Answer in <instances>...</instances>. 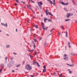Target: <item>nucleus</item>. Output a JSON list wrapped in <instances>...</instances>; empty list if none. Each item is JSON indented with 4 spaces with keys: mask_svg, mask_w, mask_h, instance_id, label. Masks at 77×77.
<instances>
[{
    "mask_svg": "<svg viewBox=\"0 0 77 77\" xmlns=\"http://www.w3.org/2000/svg\"><path fill=\"white\" fill-rule=\"evenodd\" d=\"M25 68L28 70H30V69H32V67L30 66V64H27Z\"/></svg>",
    "mask_w": 77,
    "mask_h": 77,
    "instance_id": "f257e3e1",
    "label": "nucleus"
},
{
    "mask_svg": "<svg viewBox=\"0 0 77 77\" xmlns=\"http://www.w3.org/2000/svg\"><path fill=\"white\" fill-rule=\"evenodd\" d=\"M38 6H39L40 9H42V5H43V3L42 2H38Z\"/></svg>",
    "mask_w": 77,
    "mask_h": 77,
    "instance_id": "f03ea898",
    "label": "nucleus"
},
{
    "mask_svg": "<svg viewBox=\"0 0 77 77\" xmlns=\"http://www.w3.org/2000/svg\"><path fill=\"white\" fill-rule=\"evenodd\" d=\"M64 57L63 58L65 60H68V57H67V55L66 54H64L63 55Z\"/></svg>",
    "mask_w": 77,
    "mask_h": 77,
    "instance_id": "7ed1b4c3",
    "label": "nucleus"
},
{
    "mask_svg": "<svg viewBox=\"0 0 77 77\" xmlns=\"http://www.w3.org/2000/svg\"><path fill=\"white\" fill-rule=\"evenodd\" d=\"M73 15V14L72 13H67V15H66L67 18H69L71 16H72Z\"/></svg>",
    "mask_w": 77,
    "mask_h": 77,
    "instance_id": "20e7f679",
    "label": "nucleus"
},
{
    "mask_svg": "<svg viewBox=\"0 0 77 77\" xmlns=\"http://www.w3.org/2000/svg\"><path fill=\"white\" fill-rule=\"evenodd\" d=\"M1 25H2V26H5V27H8V24L7 23H6V24H5L2 23H1Z\"/></svg>",
    "mask_w": 77,
    "mask_h": 77,
    "instance_id": "39448f33",
    "label": "nucleus"
},
{
    "mask_svg": "<svg viewBox=\"0 0 77 77\" xmlns=\"http://www.w3.org/2000/svg\"><path fill=\"white\" fill-rule=\"evenodd\" d=\"M62 5H68V3H64L63 2H61Z\"/></svg>",
    "mask_w": 77,
    "mask_h": 77,
    "instance_id": "423d86ee",
    "label": "nucleus"
},
{
    "mask_svg": "<svg viewBox=\"0 0 77 77\" xmlns=\"http://www.w3.org/2000/svg\"><path fill=\"white\" fill-rule=\"evenodd\" d=\"M27 6L29 9H31V10H32V9L31 8V7L30 5H27Z\"/></svg>",
    "mask_w": 77,
    "mask_h": 77,
    "instance_id": "0eeeda50",
    "label": "nucleus"
},
{
    "mask_svg": "<svg viewBox=\"0 0 77 77\" xmlns=\"http://www.w3.org/2000/svg\"><path fill=\"white\" fill-rule=\"evenodd\" d=\"M1 67H2V69L4 68V64H2L1 65Z\"/></svg>",
    "mask_w": 77,
    "mask_h": 77,
    "instance_id": "6e6552de",
    "label": "nucleus"
},
{
    "mask_svg": "<svg viewBox=\"0 0 77 77\" xmlns=\"http://www.w3.org/2000/svg\"><path fill=\"white\" fill-rule=\"evenodd\" d=\"M41 24L42 27V28L44 27V23L42 22L41 23Z\"/></svg>",
    "mask_w": 77,
    "mask_h": 77,
    "instance_id": "1a4fd4ad",
    "label": "nucleus"
},
{
    "mask_svg": "<svg viewBox=\"0 0 77 77\" xmlns=\"http://www.w3.org/2000/svg\"><path fill=\"white\" fill-rule=\"evenodd\" d=\"M36 63L37 65V66H38V67H40V65H39V63H38V62H36Z\"/></svg>",
    "mask_w": 77,
    "mask_h": 77,
    "instance_id": "9d476101",
    "label": "nucleus"
},
{
    "mask_svg": "<svg viewBox=\"0 0 77 77\" xmlns=\"http://www.w3.org/2000/svg\"><path fill=\"white\" fill-rule=\"evenodd\" d=\"M43 30H47V29H48V27H47L46 28H44V27L42 28Z\"/></svg>",
    "mask_w": 77,
    "mask_h": 77,
    "instance_id": "9b49d317",
    "label": "nucleus"
},
{
    "mask_svg": "<svg viewBox=\"0 0 77 77\" xmlns=\"http://www.w3.org/2000/svg\"><path fill=\"white\" fill-rule=\"evenodd\" d=\"M27 51H29V52H32V51H34V50L32 49V50H31V51H29L28 50H27Z\"/></svg>",
    "mask_w": 77,
    "mask_h": 77,
    "instance_id": "f8f14e48",
    "label": "nucleus"
},
{
    "mask_svg": "<svg viewBox=\"0 0 77 77\" xmlns=\"http://www.w3.org/2000/svg\"><path fill=\"white\" fill-rule=\"evenodd\" d=\"M49 3H50L51 5H53V2L51 0H49Z\"/></svg>",
    "mask_w": 77,
    "mask_h": 77,
    "instance_id": "ddd939ff",
    "label": "nucleus"
},
{
    "mask_svg": "<svg viewBox=\"0 0 77 77\" xmlns=\"http://www.w3.org/2000/svg\"><path fill=\"white\" fill-rule=\"evenodd\" d=\"M47 20V18H45L44 19V21L45 23H46V21Z\"/></svg>",
    "mask_w": 77,
    "mask_h": 77,
    "instance_id": "4468645a",
    "label": "nucleus"
},
{
    "mask_svg": "<svg viewBox=\"0 0 77 77\" xmlns=\"http://www.w3.org/2000/svg\"><path fill=\"white\" fill-rule=\"evenodd\" d=\"M55 1H53V5L54 6L56 5V2H55Z\"/></svg>",
    "mask_w": 77,
    "mask_h": 77,
    "instance_id": "2eb2a0df",
    "label": "nucleus"
},
{
    "mask_svg": "<svg viewBox=\"0 0 77 77\" xmlns=\"http://www.w3.org/2000/svg\"><path fill=\"white\" fill-rule=\"evenodd\" d=\"M33 46L34 47V48H35V44L34 43V42H33Z\"/></svg>",
    "mask_w": 77,
    "mask_h": 77,
    "instance_id": "dca6fc26",
    "label": "nucleus"
},
{
    "mask_svg": "<svg viewBox=\"0 0 77 77\" xmlns=\"http://www.w3.org/2000/svg\"><path fill=\"white\" fill-rule=\"evenodd\" d=\"M29 2H30L31 3H34V2L32 0H29Z\"/></svg>",
    "mask_w": 77,
    "mask_h": 77,
    "instance_id": "f3484780",
    "label": "nucleus"
},
{
    "mask_svg": "<svg viewBox=\"0 0 77 77\" xmlns=\"http://www.w3.org/2000/svg\"><path fill=\"white\" fill-rule=\"evenodd\" d=\"M45 71H46V69H43V72H45Z\"/></svg>",
    "mask_w": 77,
    "mask_h": 77,
    "instance_id": "a211bd4d",
    "label": "nucleus"
},
{
    "mask_svg": "<svg viewBox=\"0 0 77 77\" xmlns=\"http://www.w3.org/2000/svg\"><path fill=\"white\" fill-rule=\"evenodd\" d=\"M49 14L50 15H51V16H53V15L51 13H50V12H49Z\"/></svg>",
    "mask_w": 77,
    "mask_h": 77,
    "instance_id": "6ab92c4d",
    "label": "nucleus"
},
{
    "mask_svg": "<svg viewBox=\"0 0 77 77\" xmlns=\"http://www.w3.org/2000/svg\"><path fill=\"white\" fill-rule=\"evenodd\" d=\"M66 37H68V32H66Z\"/></svg>",
    "mask_w": 77,
    "mask_h": 77,
    "instance_id": "aec40b11",
    "label": "nucleus"
},
{
    "mask_svg": "<svg viewBox=\"0 0 77 77\" xmlns=\"http://www.w3.org/2000/svg\"><path fill=\"white\" fill-rule=\"evenodd\" d=\"M35 28H36V29H38V25H35Z\"/></svg>",
    "mask_w": 77,
    "mask_h": 77,
    "instance_id": "412c9836",
    "label": "nucleus"
},
{
    "mask_svg": "<svg viewBox=\"0 0 77 77\" xmlns=\"http://www.w3.org/2000/svg\"><path fill=\"white\" fill-rule=\"evenodd\" d=\"M48 21H50V22H51V21H52V20H51V19H49L48 20Z\"/></svg>",
    "mask_w": 77,
    "mask_h": 77,
    "instance_id": "4be33fe9",
    "label": "nucleus"
},
{
    "mask_svg": "<svg viewBox=\"0 0 77 77\" xmlns=\"http://www.w3.org/2000/svg\"><path fill=\"white\" fill-rule=\"evenodd\" d=\"M73 3L74 5H75L76 6H77V4L75 3V2H73Z\"/></svg>",
    "mask_w": 77,
    "mask_h": 77,
    "instance_id": "5701e85b",
    "label": "nucleus"
},
{
    "mask_svg": "<svg viewBox=\"0 0 77 77\" xmlns=\"http://www.w3.org/2000/svg\"><path fill=\"white\" fill-rule=\"evenodd\" d=\"M20 2L21 3H23V5H25V4H26V3H25V2Z\"/></svg>",
    "mask_w": 77,
    "mask_h": 77,
    "instance_id": "b1692460",
    "label": "nucleus"
},
{
    "mask_svg": "<svg viewBox=\"0 0 77 77\" xmlns=\"http://www.w3.org/2000/svg\"><path fill=\"white\" fill-rule=\"evenodd\" d=\"M46 45H47V42H45V43L44 46L45 47Z\"/></svg>",
    "mask_w": 77,
    "mask_h": 77,
    "instance_id": "393cba45",
    "label": "nucleus"
},
{
    "mask_svg": "<svg viewBox=\"0 0 77 77\" xmlns=\"http://www.w3.org/2000/svg\"><path fill=\"white\" fill-rule=\"evenodd\" d=\"M33 65H35V63H36V62H35V61H33Z\"/></svg>",
    "mask_w": 77,
    "mask_h": 77,
    "instance_id": "a878e982",
    "label": "nucleus"
},
{
    "mask_svg": "<svg viewBox=\"0 0 77 77\" xmlns=\"http://www.w3.org/2000/svg\"><path fill=\"white\" fill-rule=\"evenodd\" d=\"M6 47L7 48H9V47H10V46L9 45H7L6 46Z\"/></svg>",
    "mask_w": 77,
    "mask_h": 77,
    "instance_id": "bb28decb",
    "label": "nucleus"
},
{
    "mask_svg": "<svg viewBox=\"0 0 77 77\" xmlns=\"http://www.w3.org/2000/svg\"><path fill=\"white\" fill-rule=\"evenodd\" d=\"M69 20H70V19H66L65 20V21H69Z\"/></svg>",
    "mask_w": 77,
    "mask_h": 77,
    "instance_id": "cd10ccee",
    "label": "nucleus"
},
{
    "mask_svg": "<svg viewBox=\"0 0 77 77\" xmlns=\"http://www.w3.org/2000/svg\"><path fill=\"white\" fill-rule=\"evenodd\" d=\"M36 9H37V10H39V8H38V7L36 6Z\"/></svg>",
    "mask_w": 77,
    "mask_h": 77,
    "instance_id": "c85d7f7f",
    "label": "nucleus"
},
{
    "mask_svg": "<svg viewBox=\"0 0 77 77\" xmlns=\"http://www.w3.org/2000/svg\"><path fill=\"white\" fill-rule=\"evenodd\" d=\"M46 13V15H48V14H49V12H45Z\"/></svg>",
    "mask_w": 77,
    "mask_h": 77,
    "instance_id": "c756f323",
    "label": "nucleus"
},
{
    "mask_svg": "<svg viewBox=\"0 0 77 77\" xmlns=\"http://www.w3.org/2000/svg\"><path fill=\"white\" fill-rule=\"evenodd\" d=\"M71 54H72V55H75V53H74L73 52Z\"/></svg>",
    "mask_w": 77,
    "mask_h": 77,
    "instance_id": "7c9ffc66",
    "label": "nucleus"
},
{
    "mask_svg": "<svg viewBox=\"0 0 77 77\" xmlns=\"http://www.w3.org/2000/svg\"><path fill=\"white\" fill-rule=\"evenodd\" d=\"M61 28H62V29H64V28L63 27V26H61Z\"/></svg>",
    "mask_w": 77,
    "mask_h": 77,
    "instance_id": "2f4dec72",
    "label": "nucleus"
},
{
    "mask_svg": "<svg viewBox=\"0 0 77 77\" xmlns=\"http://www.w3.org/2000/svg\"><path fill=\"white\" fill-rule=\"evenodd\" d=\"M2 69H3V68H2V69H1V70H0V73H2Z\"/></svg>",
    "mask_w": 77,
    "mask_h": 77,
    "instance_id": "473e14b6",
    "label": "nucleus"
},
{
    "mask_svg": "<svg viewBox=\"0 0 77 77\" xmlns=\"http://www.w3.org/2000/svg\"><path fill=\"white\" fill-rule=\"evenodd\" d=\"M34 41H35V42H37V40H36V38H35L34 39Z\"/></svg>",
    "mask_w": 77,
    "mask_h": 77,
    "instance_id": "72a5a7b5",
    "label": "nucleus"
},
{
    "mask_svg": "<svg viewBox=\"0 0 77 77\" xmlns=\"http://www.w3.org/2000/svg\"><path fill=\"white\" fill-rule=\"evenodd\" d=\"M64 9H65V11H66V12H68V10H67L66 9V8H64Z\"/></svg>",
    "mask_w": 77,
    "mask_h": 77,
    "instance_id": "f704fd0d",
    "label": "nucleus"
},
{
    "mask_svg": "<svg viewBox=\"0 0 77 77\" xmlns=\"http://www.w3.org/2000/svg\"><path fill=\"white\" fill-rule=\"evenodd\" d=\"M5 60H7V59H8V57H6L5 58Z\"/></svg>",
    "mask_w": 77,
    "mask_h": 77,
    "instance_id": "c9c22d12",
    "label": "nucleus"
},
{
    "mask_svg": "<svg viewBox=\"0 0 77 77\" xmlns=\"http://www.w3.org/2000/svg\"><path fill=\"white\" fill-rule=\"evenodd\" d=\"M54 75H55V76L56 75V72H54Z\"/></svg>",
    "mask_w": 77,
    "mask_h": 77,
    "instance_id": "e433bc0d",
    "label": "nucleus"
},
{
    "mask_svg": "<svg viewBox=\"0 0 77 77\" xmlns=\"http://www.w3.org/2000/svg\"><path fill=\"white\" fill-rule=\"evenodd\" d=\"M48 12V10L46 9L45 12Z\"/></svg>",
    "mask_w": 77,
    "mask_h": 77,
    "instance_id": "4c0bfd02",
    "label": "nucleus"
},
{
    "mask_svg": "<svg viewBox=\"0 0 77 77\" xmlns=\"http://www.w3.org/2000/svg\"><path fill=\"white\" fill-rule=\"evenodd\" d=\"M70 66H74V64H72V65H70Z\"/></svg>",
    "mask_w": 77,
    "mask_h": 77,
    "instance_id": "58836bf2",
    "label": "nucleus"
},
{
    "mask_svg": "<svg viewBox=\"0 0 77 77\" xmlns=\"http://www.w3.org/2000/svg\"><path fill=\"white\" fill-rule=\"evenodd\" d=\"M15 1H16L17 3H19V1L17 0H15Z\"/></svg>",
    "mask_w": 77,
    "mask_h": 77,
    "instance_id": "ea45409f",
    "label": "nucleus"
},
{
    "mask_svg": "<svg viewBox=\"0 0 77 77\" xmlns=\"http://www.w3.org/2000/svg\"><path fill=\"white\" fill-rule=\"evenodd\" d=\"M43 68H44L45 69H46V67H45V65H44L43 66Z\"/></svg>",
    "mask_w": 77,
    "mask_h": 77,
    "instance_id": "a19ab883",
    "label": "nucleus"
},
{
    "mask_svg": "<svg viewBox=\"0 0 77 77\" xmlns=\"http://www.w3.org/2000/svg\"><path fill=\"white\" fill-rule=\"evenodd\" d=\"M20 66V65H17L16 67H19Z\"/></svg>",
    "mask_w": 77,
    "mask_h": 77,
    "instance_id": "79ce46f5",
    "label": "nucleus"
},
{
    "mask_svg": "<svg viewBox=\"0 0 77 77\" xmlns=\"http://www.w3.org/2000/svg\"><path fill=\"white\" fill-rule=\"evenodd\" d=\"M62 74H60V77H62Z\"/></svg>",
    "mask_w": 77,
    "mask_h": 77,
    "instance_id": "37998d69",
    "label": "nucleus"
},
{
    "mask_svg": "<svg viewBox=\"0 0 77 77\" xmlns=\"http://www.w3.org/2000/svg\"><path fill=\"white\" fill-rule=\"evenodd\" d=\"M30 57L31 58H33V56H32V55H30Z\"/></svg>",
    "mask_w": 77,
    "mask_h": 77,
    "instance_id": "c03bdc74",
    "label": "nucleus"
},
{
    "mask_svg": "<svg viewBox=\"0 0 77 77\" xmlns=\"http://www.w3.org/2000/svg\"><path fill=\"white\" fill-rule=\"evenodd\" d=\"M69 73L70 74H71V73H72V72H71V71H69Z\"/></svg>",
    "mask_w": 77,
    "mask_h": 77,
    "instance_id": "a18cd8bd",
    "label": "nucleus"
},
{
    "mask_svg": "<svg viewBox=\"0 0 77 77\" xmlns=\"http://www.w3.org/2000/svg\"><path fill=\"white\" fill-rule=\"evenodd\" d=\"M36 53H37V52H35V54H34V55H36Z\"/></svg>",
    "mask_w": 77,
    "mask_h": 77,
    "instance_id": "49530a36",
    "label": "nucleus"
},
{
    "mask_svg": "<svg viewBox=\"0 0 77 77\" xmlns=\"http://www.w3.org/2000/svg\"><path fill=\"white\" fill-rule=\"evenodd\" d=\"M13 59H14V58L13 57H11V60H12Z\"/></svg>",
    "mask_w": 77,
    "mask_h": 77,
    "instance_id": "de8ad7c7",
    "label": "nucleus"
},
{
    "mask_svg": "<svg viewBox=\"0 0 77 77\" xmlns=\"http://www.w3.org/2000/svg\"><path fill=\"white\" fill-rule=\"evenodd\" d=\"M70 44H71V43H70V42H69L68 43V45H70Z\"/></svg>",
    "mask_w": 77,
    "mask_h": 77,
    "instance_id": "09e8293b",
    "label": "nucleus"
},
{
    "mask_svg": "<svg viewBox=\"0 0 77 77\" xmlns=\"http://www.w3.org/2000/svg\"><path fill=\"white\" fill-rule=\"evenodd\" d=\"M13 54H15V55H16L17 54L15 53H13Z\"/></svg>",
    "mask_w": 77,
    "mask_h": 77,
    "instance_id": "8fccbe9b",
    "label": "nucleus"
},
{
    "mask_svg": "<svg viewBox=\"0 0 77 77\" xmlns=\"http://www.w3.org/2000/svg\"><path fill=\"white\" fill-rule=\"evenodd\" d=\"M41 39H42V37H41V38H39V40L40 41H41Z\"/></svg>",
    "mask_w": 77,
    "mask_h": 77,
    "instance_id": "3c124183",
    "label": "nucleus"
},
{
    "mask_svg": "<svg viewBox=\"0 0 77 77\" xmlns=\"http://www.w3.org/2000/svg\"><path fill=\"white\" fill-rule=\"evenodd\" d=\"M54 30V29H52L51 30V31H53V30Z\"/></svg>",
    "mask_w": 77,
    "mask_h": 77,
    "instance_id": "603ef678",
    "label": "nucleus"
},
{
    "mask_svg": "<svg viewBox=\"0 0 77 77\" xmlns=\"http://www.w3.org/2000/svg\"><path fill=\"white\" fill-rule=\"evenodd\" d=\"M30 76H31V77H33V75H30Z\"/></svg>",
    "mask_w": 77,
    "mask_h": 77,
    "instance_id": "864d4df0",
    "label": "nucleus"
},
{
    "mask_svg": "<svg viewBox=\"0 0 77 77\" xmlns=\"http://www.w3.org/2000/svg\"><path fill=\"white\" fill-rule=\"evenodd\" d=\"M69 48H71V46H70V45H69Z\"/></svg>",
    "mask_w": 77,
    "mask_h": 77,
    "instance_id": "5fc2aeb1",
    "label": "nucleus"
},
{
    "mask_svg": "<svg viewBox=\"0 0 77 77\" xmlns=\"http://www.w3.org/2000/svg\"><path fill=\"white\" fill-rule=\"evenodd\" d=\"M58 34L59 35V36H60V32H58Z\"/></svg>",
    "mask_w": 77,
    "mask_h": 77,
    "instance_id": "6e6d98bb",
    "label": "nucleus"
},
{
    "mask_svg": "<svg viewBox=\"0 0 77 77\" xmlns=\"http://www.w3.org/2000/svg\"><path fill=\"white\" fill-rule=\"evenodd\" d=\"M32 11L33 12V13L34 14H35V12L34 11H33V10H32Z\"/></svg>",
    "mask_w": 77,
    "mask_h": 77,
    "instance_id": "4d7b16f0",
    "label": "nucleus"
},
{
    "mask_svg": "<svg viewBox=\"0 0 77 77\" xmlns=\"http://www.w3.org/2000/svg\"><path fill=\"white\" fill-rule=\"evenodd\" d=\"M33 26H35V23H34L33 24Z\"/></svg>",
    "mask_w": 77,
    "mask_h": 77,
    "instance_id": "13d9d810",
    "label": "nucleus"
},
{
    "mask_svg": "<svg viewBox=\"0 0 77 77\" xmlns=\"http://www.w3.org/2000/svg\"><path fill=\"white\" fill-rule=\"evenodd\" d=\"M27 23H29V20H27Z\"/></svg>",
    "mask_w": 77,
    "mask_h": 77,
    "instance_id": "bf43d9fd",
    "label": "nucleus"
},
{
    "mask_svg": "<svg viewBox=\"0 0 77 77\" xmlns=\"http://www.w3.org/2000/svg\"><path fill=\"white\" fill-rule=\"evenodd\" d=\"M67 64V65H68L69 66H70V65H69L68 64Z\"/></svg>",
    "mask_w": 77,
    "mask_h": 77,
    "instance_id": "052dcab7",
    "label": "nucleus"
},
{
    "mask_svg": "<svg viewBox=\"0 0 77 77\" xmlns=\"http://www.w3.org/2000/svg\"><path fill=\"white\" fill-rule=\"evenodd\" d=\"M12 72H14V70H12Z\"/></svg>",
    "mask_w": 77,
    "mask_h": 77,
    "instance_id": "680f3d73",
    "label": "nucleus"
},
{
    "mask_svg": "<svg viewBox=\"0 0 77 77\" xmlns=\"http://www.w3.org/2000/svg\"><path fill=\"white\" fill-rule=\"evenodd\" d=\"M15 6H17V3H15Z\"/></svg>",
    "mask_w": 77,
    "mask_h": 77,
    "instance_id": "e2e57ef3",
    "label": "nucleus"
},
{
    "mask_svg": "<svg viewBox=\"0 0 77 77\" xmlns=\"http://www.w3.org/2000/svg\"><path fill=\"white\" fill-rule=\"evenodd\" d=\"M71 61H72V63H73L72 62V60H71Z\"/></svg>",
    "mask_w": 77,
    "mask_h": 77,
    "instance_id": "0e129e2a",
    "label": "nucleus"
},
{
    "mask_svg": "<svg viewBox=\"0 0 77 77\" xmlns=\"http://www.w3.org/2000/svg\"><path fill=\"white\" fill-rule=\"evenodd\" d=\"M32 17H33V18H35V16H33Z\"/></svg>",
    "mask_w": 77,
    "mask_h": 77,
    "instance_id": "69168bd1",
    "label": "nucleus"
},
{
    "mask_svg": "<svg viewBox=\"0 0 77 77\" xmlns=\"http://www.w3.org/2000/svg\"><path fill=\"white\" fill-rule=\"evenodd\" d=\"M75 22H76V23H77V20H75Z\"/></svg>",
    "mask_w": 77,
    "mask_h": 77,
    "instance_id": "338daca9",
    "label": "nucleus"
},
{
    "mask_svg": "<svg viewBox=\"0 0 77 77\" xmlns=\"http://www.w3.org/2000/svg\"><path fill=\"white\" fill-rule=\"evenodd\" d=\"M32 31V28H31L30 29V31Z\"/></svg>",
    "mask_w": 77,
    "mask_h": 77,
    "instance_id": "774afa93",
    "label": "nucleus"
}]
</instances>
